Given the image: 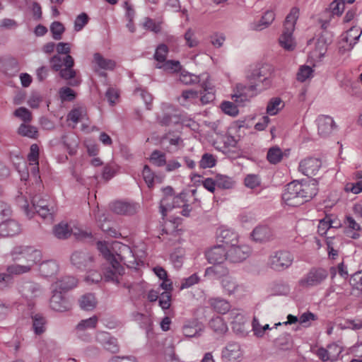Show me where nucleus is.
<instances>
[{
	"mask_svg": "<svg viewBox=\"0 0 362 362\" xmlns=\"http://www.w3.org/2000/svg\"><path fill=\"white\" fill-rule=\"evenodd\" d=\"M109 262L110 267L106 269L104 274V278L107 281L119 283V276L124 273V268L118 262L117 259Z\"/></svg>",
	"mask_w": 362,
	"mask_h": 362,
	"instance_id": "obj_24",
	"label": "nucleus"
},
{
	"mask_svg": "<svg viewBox=\"0 0 362 362\" xmlns=\"http://www.w3.org/2000/svg\"><path fill=\"white\" fill-rule=\"evenodd\" d=\"M80 307L86 310H92L96 306L95 296L91 293H87L81 296L79 300Z\"/></svg>",
	"mask_w": 362,
	"mask_h": 362,
	"instance_id": "obj_41",
	"label": "nucleus"
},
{
	"mask_svg": "<svg viewBox=\"0 0 362 362\" xmlns=\"http://www.w3.org/2000/svg\"><path fill=\"white\" fill-rule=\"evenodd\" d=\"M275 19V14L272 11H267L260 19L250 23V28L255 31H261L268 28Z\"/></svg>",
	"mask_w": 362,
	"mask_h": 362,
	"instance_id": "obj_23",
	"label": "nucleus"
},
{
	"mask_svg": "<svg viewBox=\"0 0 362 362\" xmlns=\"http://www.w3.org/2000/svg\"><path fill=\"white\" fill-rule=\"evenodd\" d=\"M221 110L226 114L230 116H236L238 113L237 106L232 102L224 101L221 103Z\"/></svg>",
	"mask_w": 362,
	"mask_h": 362,
	"instance_id": "obj_63",
	"label": "nucleus"
},
{
	"mask_svg": "<svg viewBox=\"0 0 362 362\" xmlns=\"http://www.w3.org/2000/svg\"><path fill=\"white\" fill-rule=\"evenodd\" d=\"M93 62L101 69L112 70L115 67V61L104 58L100 53H95Z\"/></svg>",
	"mask_w": 362,
	"mask_h": 362,
	"instance_id": "obj_32",
	"label": "nucleus"
},
{
	"mask_svg": "<svg viewBox=\"0 0 362 362\" xmlns=\"http://www.w3.org/2000/svg\"><path fill=\"white\" fill-rule=\"evenodd\" d=\"M87 111L85 107L80 106L72 109L68 114L67 119L76 124L86 117Z\"/></svg>",
	"mask_w": 362,
	"mask_h": 362,
	"instance_id": "obj_36",
	"label": "nucleus"
},
{
	"mask_svg": "<svg viewBox=\"0 0 362 362\" xmlns=\"http://www.w3.org/2000/svg\"><path fill=\"white\" fill-rule=\"evenodd\" d=\"M184 39L186 45L189 48L196 47L199 45V41L195 36L194 31L190 28L185 33Z\"/></svg>",
	"mask_w": 362,
	"mask_h": 362,
	"instance_id": "obj_54",
	"label": "nucleus"
},
{
	"mask_svg": "<svg viewBox=\"0 0 362 362\" xmlns=\"http://www.w3.org/2000/svg\"><path fill=\"white\" fill-rule=\"evenodd\" d=\"M93 260V256L90 253L83 251L74 252L71 257V263L80 269L90 267Z\"/></svg>",
	"mask_w": 362,
	"mask_h": 362,
	"instance_id": "obj_19",
	"label": "nucleus"
},
{
	"mask_svg": "<svg viewBox=\"0 0 362 362\" xmlns=\"http://www.w3.org/2000/svg\"><path fill=\"white\" fill-rule=\"evenodd\" d=\"M281 103L282 101L279 98H272L268 103L267 112L270 115H276L283 107Z\"/></svg>",
	"mask_w": 362,
	"mask_h": 362,
	"instance_id": "obj_48",
	"label": "nucleus"
},
{
	"mask_svg": "<svg viewBox=\"0 0 362 362\" xmlns=\"http://www.w3.org/2000/svg\"><path fill=\"white\" fill-rule=\"evenodd\" d=\"M98 322L97 316L94 315L90 318L81 320L76 327L78 332H83L88 329H94Z\"/></svg>",
	"mask_w": 362,
	"mask_h": 362,
	"instance_id": "obj_42",
	"label": "nucleus"
},
{
	"mask_svg": "<svg viewBox=\"0 0 362 362\" xmlns=\"http://www.w3.org/2000/svg\"><path fill=\"white\" fill-rule=\"evenodd\" d=\"M329 9L332 15L339 16L345 9V4L341 0H334L329 4Z\"/></svg>",
	"mask_w": 362,
	"mask_h": 362,
	"instance_id": "obj_62",
	"label": "nucleus"
},
{
	"mask_svg": "<svg viewBox=\"0 0 362 362\" xmlns=\"http://www.w3.org/2000/svg\"><path fill=\"white\" fill-rule=\"evenodd\" d=\"M252 236L255 241L266 242L272 238V232L268 226H259L253 230Z\"/></svg>",
	"mask_w": 362,
	"mask_h": 362,
	"instance_id": "obj_27",
	"label": "nucleus"
},
{
	"mask_svg": "<svg viewBox=\"0 0 362 362\" xmlns=\"http://www.w3.org/2000/svg\"><path fill=\"white\" fill-rule=\"evenodd\" d=\"M250 252L248 246L245 245L234 244L226 248L227 259L231 262L237 263L245 260Z\"/></svg>",
	"mask_w": 362,
	"mask_h": 362,
	"instance_id": "obj_11",
	"label": "nucleus"
},
{
	"mask_svg": "<svg viewBox=\"0 0 362 362\" xmlns=\"http://www.w3.org/2000/svg\"><path fill=\"white\" fill-rule=\"evenodd\" d=\"M142 175L148 187L152 188L154 185V173L148 165H144L142 171Z\"/></svg>",
	"mask_w": 362,
	"mask_h": 362,
	"instance_id": "obj_60",
	"label": "nucleus"
},
{
	"mask_svg": "<svg viewBox=\"0 0 362 362\" xmlns=\"http://www.w3.org/2000/svg\"><path fill=\"white\" fill-rule=\"evenodd\" d=\"M242 358L243 351L238 343L230 342L222 350L223 362H240Z\"/></svg>",
	"mask_w": 362,
	"mask_h": 362,
	"instance_id": "obj_12",
	"label": "nucleus"
},
{
	"mask_svg": "<svg viewBox=\"0 0 362 362\" xmlns=\"http://www.w3.org/2000/svg\"><path fill=\"white\" fill-rule=\"evenodd\" d=\"M206 257L210 264L223 263L227 259L226 248L221 245L214 246L206 252Z\"/></svg>",
	"mask_w": 362,
	"mask_h": 362,
	"instance_id": "obj_18",
	"label": "nucleus"
},
{
	"mask_svg": "<svg viewBox=\"0 0 362 362\" xmlns=\"http://www.w3.org/2000/svg\"><path fill=\"white\" fill-rule=\"evenodd\" d=\"M21 291L27 298L39 296L42 293L40 286L34 282H26L22 286Z\"/></svg>",
	"mask_w": 362,
	"mask_h": 362,
	"instance_id": "obj_28",
	"label": "nucleus"
},
{
	"mask_svg": "<svg viewBox=\"0 0 362 362\" xmlns=\"http://www.w3.org/2000/svg\"><path fill=\"white\" fill-rule=\"evenodd\" d=\"M112 249L118 262H122L130 268H136L144 263V255L139 256L132 248L122 243L116 242L112 245Z\"/></svg>",
	"mask_w": 362,
	"mask_h": 362,
	"instance_id": "obj_4",
	"label": "nucleus"
},
{
	"mask_svg": "<svg viewBox=\"0 0 362 362\" xmlns=\"http://www.w3.org/2000/svg\"><path fill=\"white\" fill-rule=\"evenodd\" d=\"M229 274V269L222 263L213 264L205 269L204 276L209 279L226 278Z\"/></svg>",
	"mask_w": 362,
	"mask_h": 362,
	"instance_id": "obj_22",
	"label": "nucleus"
},
{
	"mask_svg": "<svg viewBox=\"0 0 362 362\" xmlns=\"http://www.w3.org/2000/svg\"><path fill=\"white\" fill-rule=\"evenodd\" d=\"M211 307L220 314H225L230 310L229 302L221 298H212L209 300Z\"/></svg>",
	"mask_w": 362,
	"mask_h": 362,
	"instance_id": "obj_29",
	"label": "nucleus"
},
{
	"mask_svg": "<svg viewBox=\"0 0 362 362\" xmlns=\"http://www.w3.org/2000/svg\"><path fill=\"white\" fill-rule=\"evenodd\" d=\"M328 277V272L322 267H313L301 278L298 284L303 288H310L320 285Z\"/></svg>",
	"mask_w": 362,
	"mask_h": 362,
	"instance_id": "obj_5",
	"label": "nucleus"
},
{
	"mask_svg": "<svg viewBox=\"0 0 362 362\" xmlns=\"http://www.w3.org/2000/svg\"><path fill=\"white\" fill-rule=\"evenodd\" d=\"M344 233L349 238L356 239L360 237L361 226L356 220V218L347 215L344 221Z\"/></svg>",
	"mask_w": 362,
	"mask_h": 362,
	"instance_id": "obj_21",
	"label": "nucleus"
},
{
	"mask_svg": "<svg viewBox=\"0 0 362 362\" xmlns=\"http://www.w3.org/2000/svg\"><path fill=\"white\" fill-rule=\"evenodd\" d=\"M221 284L228 295L233 294L239 288V284L235 279L229 275L222 280Z\"/></svg>",
	"mask_w": 362,
	"mask_h": 362,
	"instance_id": "obj_40",
	"label": "nucleus"
},
{
	"mask_svg": "<svg viewBox=\"0 0 362 362\" xmlns=\"http://www.w3.org/2000/svg\"><path fill=\"white\" fill-rule=\"evenodd\" d=\"M201 330L200 327L197 323L185 325L182 327L183 334L187 337L198 336Z\"/></svg>",
	"mask_w": 362,
	"mask_h": 362,
	"instance_id": "obj_51",
	"label": "nucleus"
},
{
	"mask_svg": "<svg viewBox=\"0 0 362 362\" xmlns=\"http://www.w3.org/2000/svg\"><path fill=\"white\" fill-rule=\"evenodd\" d=\"M218 240L220 245L226 248L238 243V235L230 229H221L218 235Z\"/></svg>",
	"mask_w": 362,
	"mask_h": 362,
	"instance_id": "obj_26",
	"label": "nucleus"
},
{
	"mask_svg": "<svg viewBox=\"0 0 362 362\" xmlns=\"http://www.w3.org/2000/svg\"><path fill=\"white\" fill-rule=\"evenodd\" d=\"M58 269V264L52 260L44 262L40 265V272L45 277L54 275Z\"/></svg>",
	"mask_w": 362,
	"mask_h": 362,
	"instance_id": "obj_31",
	"label": "nucleus"
},
{
	"mask_svg": "<svg viewBox=\"0 0 362 362\" xmlns=\"http://www.w3.org/2000/svg\"><path fill=\"white\" fill-rule=\"evenodd\" d=\"M293 262V256L288 251L281 250L270 255L269 264L276 271H282L288 268Z\"/></svg>",
	"mask_w": 362,
	"mask_h": 362,
	"instance_id": "obj_7",
	"label": "nucleus"
},
{
	"mask_svg": "<svg viewBox=\"0 0 362 362\" xmlns=\"http://www.w3.org/2000/svg\"><path fill=\"white\" fill-rule=\"evenodd\" d=\"M229 318L232 325V329L237 334L245 336L247 334V320L241 312L238 310H230Z\"/></svg>",
	"mask_w": 362,
	"mask_h": 362,
	"instance_id": "obj_13",
	"label": "nucleus"
},
{
	"mask_svg": "<svg viewBox=\"0 0 362 362\" xmlns=\"http://www.w3.org/2000/svg\"><path fill=\"white\" fill-rule=\"evenodd\" d=\"M18 132L23 136L35 139L37 136V129L35 127L22 124L20 125Z\"/></svg>",
	"mask_w": 362,
	"mask_h": 362,
	"instance_id": "obj_45",
	"label": "nucleus"
},
{
	"mask_svg": "<svg viewBox=\"0 0 362 362\" xmlns=\"http://www.w3.org/2000/svg\"><path fill=\"white\" fill-rule=\"evenodd\" d=\"M217 187L222 189H230L235 185V181L230 177L218 175L216 177Z\"/></svg>",
	"mask_w": 362,
	"mask_h": 362,
	"instance_id": "obj_47",
	"label": "nucleus"
},
{
	"mask_svg": "<svg viewBox=\"0 0 362 362\" xmlns=\"http://www.w3.org/2000/svg\"><path fill=\"white\" fill-rule=\"evenodd\" d=\"M11 255L14 262L25 264L30 268H33L42 259L41 251L28 245L14 247L11 252Z\"/></svg>",
	"mask_w": 362,
	"mask_h": 362,
	"instance_id": "obj_3",
	"label": "nucleus"
},
{
	"mask_svg": "<svg viewBox=\"0 0 362 362\" xmlns=\"http://www.w3.org/2000/svg\"><path fill=\"white\" fill-rule=\"evenodd\" d=\"M199 98L198 91L193 90H186L182 92L181 95L178 98V101L182 106L188 105L193 103Z\"/></svg>",
	"mask_w": 362,
	"mask_h": 362,
	"instance_id": "obj_34",
	"label": "nucleus"
},
{
	"mask_svg": "<svg viewBox=\"0 0 362 362\" xmlns=\"http://www.w3.org/2000/svg\"><path fill=\"white\" fill-rule=\"evenodd\" d=\"M139 205L135 203H129L122 201H117L112 203L111 210L119 215L131 216L136 214L139 209Z\"/></svg>",
	"mask_w": 362,
	"mask_h": 362,
	"instance_id": "obj_15",
	"label": "nucleus"
},
{
	"mask_svg": "<svg viewBox=\"0 0 362 362\" xmlns=\"http://www.w3.org/2000/svg\"><path fill=\"white\" fill-rule=\"evenodd\" d=\"M210 328L217 334H224L228 330V327L223 318L221 317H216L212 318L209 322Z\"/></svg>",
	"mask_w": 362,
	"mask_h": 362,
	"instance_id": "obj_39",
	"label": "nucleus"
},
{
	"mask_svg": "<svg viewBox=\"0 0 362 362\" xmlns=\"http://www.w3.org/2000/svg\"><path fill=\"white\" fill-rule=\"evenodd\" d=\"M72 233L70 226L66 223H60L53 228V233L59 239H66Z\"/></svg>",
	"mask_w": 362,
	"mask_h": 362,
	"instance_id": "obj_37",
	"label": "nucleus"
},
{
	"mask_svg": "<svg viewBox=\"0 0 362 362\" xmlns=\"http://www.w3.org/2000/svg\"><path fill=\"white\" fill-rule=\"evenodd\" d=\"M150 160L158 167L163 166L166 164L165 154L158 150H155L151 155Z\"/></svg>",
	"mask_w": 362,
	"mask_h": 362,
	"instance_id": "obj_49",
	"label": "nucleus"
},
{
	"mask_svg": "<svg viewBox=\"0 0 362 362\" xmlns=\"http://www.w3.org/2000/svg\"><path fill=\"white\" fill-rule=\"evenodd\" d=\"M236 88L238 94H234L233 98H240L241 100H243L247 97H252L254 95V91L255 90L256 87L254 85L246 86L240 83L236 86Z\"/></svg>",
	"mask_w": 362,
	"mask_h": 362,
	"instance_id": "obj_35",
	"label": "nucleus"
},
{
	"mask_svg": "<svg viewBox=\"0 0 362 362\" xmlns=\"http://www.w3.org/2000/svg\"><path fill=\"white\" fill-rule=\"evenodd\" d=\"M77 280L73 276H64L52 284V289L64 294L66 291L74 288Z\"/></svg>",
	"mask_w": 362,
	"mask_h": 362,
	"instance_id": "obj_25",
	"label": "nucleus"
},
{
	"mask_svg": "<svg viewBox=\"0 0 362 362\" xmlns=\"http://www.w3.org/2000/svg\"><path fill=\"white\" fill-rule=\"evenodd\" d=\"M327 51V44L325 40L322 37L317 39L315 44V49L314 50V54L316 57H322Z\"/></svg>",
	"mask_w": 362,
	"mask_h": 362,
	"instance_id": "obj_59",
	"label": "nucleus"
},
{
	"mask_svg": "<svg viewBox=\"0 0 362 362\" xmlns=\"http://www.w3.org/2000/svg\"><path fill=\"white\" fill-rule=\"evenodd\" d=\"M32 268L25 264L19 262L18 264H14L7 267V272L11 274H23L30 272Z\"/></svg>",
	"mask_w": 362,
	"mask_h": 362,
	"instance_id": "obj_46",
	"label": "nucleus"
},
{
	"mask_svg": "<svg viewBox=\"0 0 362 362\" xmlns=\"http://www.w3.org/2000/svg\"><path fill=\"white\" fill-rule=\"evenodd\" d=\"M337 349L338 353H341V348L336 344L330 345L327 349L320 348L317 350V356L323 361H334L337 358V354H332V350Z\"/></svg>",
	"mask_w": 362,
	"mask_h": 362,
	"instance_id": "obj_30",
	"label": "nucleus"
},
{
	"mask_svg": "<svg viewBox=\"0 0 362 362\" xmlns=\"http://www.w3.org/2000/svg\"><path fill=\"white\" fill-rule=\"evenodd\" d=\"M284 153L278 146H273L269 148L267 154V159L271 164H277L281 161Z\"/></svg>",
	"mask_w": 362,
	"mask_h": 362,
	"instance_id": "obj_38",
	"label": "nucleus"
},
{
	"mask_svg": "<svg viewBox=\"0 0 362 362\" xmlns=\"http://www.w3.org/2000/svg\"><path fill=\"white\" fill-rule=\"evenodd\" d=\"M176 207H178V205L172 203L171 197H163L160 200V210L163 217L166 216L168 211Z\"/></svg>",
	"mask_w": 362,
	"mask_h": 362,
	"instance_id": "obj_55",
	"label": "nucleus"
},
{
	"mask_svg": "<svg viewBox=\"0 0 362 362\" xmlns=\"http://www.w3.org/2000/svg\"><path fill=\"white\" fill-rule=\"evenodd\" d=\"M21 232L20 224L13 219L6 220L0 223V235L1 237H12Z\"/></svg>",
	"mask_w": 362,
	"mask_h": 362,
	"instance_id": "obj_20",
	"label": "nucleus"
},
{
	"mask_svg": "<svg viewBox=\"0 0 362 362\" xmlns=\"http://www.w3.org/2000/svg\"><path fill=\"white\" fill-rule=\"evenodd\" d=\"M97 248L108 262L117 259L115 255V253L113 249L112 248V250H110L105 242L98 241L97 243Z\"/></svg>",
	"mask_w": 362,
	"mask_h": 362,
	"instance_id": "obj_44",
	"label": "nucleus"
},
{
	"mask_svg": "<svg viewBox=\"0 0 362 362\" xmlns=\"http://www.w3.org/2000/svg\"><path fill=\"white\" fill-rule=\"evenodd\" d=\"M33 327L36 334H40L45 330V320L40 315H35L33 317Z\"/></svg>",
	"mask_w": 362,
	"mask_h": 362,
	"instance_id": "obj_50",
	"label": "nucleus"
},
{
	"mask_svg": "<svg viewBox=\"0 0 362 362\" xmlns=\"http://www.w3.org/2000/svg\"><path fill=\"white\" fill-rule=\"evenodd\" d=\"M64 30V25L59 21H54L50 25V31L52 34V37L56 40L62 39Z\"/></svg>",
	"mask_w": 362,
	"mask_h": 362,
	"instance_id": "obj_52",
	"label": "nucleus"
},
{
	"mask_svg": "<svg viewBox=\"0 0 362 362\" xmlns=\"http://www.w3.org/2000/svg\"><path fill=\"white\" fill-rule=\"evenodd\" d=\"M180 81L185 85H193L199 82V76L189 72H182Z\"/></svg>",
	"mask_w": 362,
	"mask_h": 362,
	"instance_id": "obj_57",
	"label": "nucleus"
},
{
	"mask_svg": "<svg viewBox=\"0 0 362 362\" xmlns=\"http://www.w3.org/2000/svg\"><path fill=\"white\" fill-rule=\"evenodd\" d=\"M274 72V69L272 65L264 64L253 69L250 74L247 76V78L249 80L262 82L265 88H267L272 85Z\"/></svg>",
	"mask_w": 362,
	"mask_h": 362,
	"instance_id": "obj_6",
	"label": "nucleus"
},
{
	"mask_svg": "<svg viewBox=\"0 0 362 362\" xmlns=\"http://www.w3.org/2000/svg\"><path fill=\"white\" fill-rule=\"evenodd\" d=\"M317 133L322 137L329 136L336 128V124L332 117L328 115H320L317 119Z\"/></svg>",
	"mask_w": 362,
	"mask_h": 362,
	"instance_id": "obj_14",
	"label": "nucleus"
},
{
	"mask_svg": "<svg viewBox=\"0 0 362 362\" xmlns=\"http://www.w3.org/2000/svg\"><path fill=\"white\" fill-rule=\"evenodd\" d=\"M216 159L214 156L209 153H204L199 162V165L202 168H212L216 165Z\"/></svg>",
	"mask_w": 362,
	"mask_h": 362,
	"instance_id": "obj_64",
	"label": "nucleus"
},
{
	"mask_svg": "<svg viewBox=\"0 0 362 362\" xmlns=\"http://www.w3.org/2000/svg\"><path fill=\"white\" fill-rule=\"evenodd\" d=\"M362 35V30L351 28L349 30H347L342 35V43L343 42H349L353 45V46L356 44L361 35Z\"/></svg>",
	"mask_w": 362,
	"mask_h": 362,
	"instance_id": "obj_33",
	"label": "nucleus"
},
{
	"mask_svg": "<svg viewBox=\"0 0 362 362\" xmlns=\"http://www.w3.org/2000/svg\"><path fill=\"white\" fill-rule=\"evenodd\" d=\"M143 27L145 29L151 30L155 33H158L161 30L160 23H156L152 18L148 17L145 18Z\"/></svg>",
	"mask_w": 362,
	"mask_h": 362,
	"instance_id": "obj_61",
	"label": "nucleus"
},
{
	"mask_svg": "<svg viewBox=\"0 0 362 362\" xmlns=\"http://www.w3.org/2000/svg\"><path fill=\"white\" fill-rule=\"evenodd\" d=\"M317 191L315 180L305 182L293 181L286 186L282 199L286 205L296 207L310 200Z\"/></svg>",
	"mask_w": 362,
	"mask_h": 362,
	"instance_id": "obj_1",
	"label": "nucleus"
},
{
	"mask_svg": "<svg viewBox=\"0 0 362 362\" xmlns=\"http://www.w3.org/2000/svg\"><path fill=\"white\" fill-rule=\"evenodd\" d=\"M322 166L321 159L315 157H307L300 160L298 170L308 177L315 176Z\"/></svg>",
	"mask_w": 362,
	"mask_h": 362,
	"instance_id": "obj_9",
	"label": "nucleus"
},
{
	"mask_svg": "<svg viewBox=\"0 0 362 362\" xmlns=\"http://www.w3.org/2000/svg\"><path fill=\"white\" fill-rule=\"evenodd\" d=\"M52 296L49 300V305L52 310L58 312H64L70 309V303L65 298L64 294L52 289Z\"/></svg>",
	"mask_w": 362,
	"mask_h": 362,
	"instance_id": "obj_17",
	"label": "nucleus"
},
{
	"mask_svg": "<svg viewBox=\"0 0 362 362\" xmlns=\"http://www.w3.org/2000/svg\"><path fill=\"white\" fill-rule=\"evenodd\" d=\"M168 47L165 44L159 45L155 52L154 59L159 63H163L166 61Z\"/></svg>",
	"mask_w": 362,
	"mask_h": 362,
	"instance_id": "obj_53",
	"label": "nucleus"
},
{
	"mask_svg": "<svg viewBox=\"0 0 362 362\" xmlns=\"http://www.w3.org/2000/svg\"><path fill=\"white\" fill-rule=\"evenodd\" d=\"M313 69L309 66H301L297 73V80L300 82L305 81L313 76Z\"/></svg>",
	"mask_w": 362,
	"mask_h": 362,
	"instance_id": "obj_56",
	"label": "nucleus"
},
{
	"mask_svg": "<svg viewBox=\"0 0 362 362\" xmlns=\"http://www.w3.org/2000/svg\"><path fill=\"white\" fill-rule=\"evenodd\" d=\"M64 69L59 71V76L64 80H70L69 85L71 86H77L81 83V80L76 78V72L73 69L74 65V58L71 55L65 56L63 59Z\"/></svg>",
	"mask_w": 362,
	"mask_h": 362,
	"instance_id": "obj_10",
	"label": "nucleus"
},
{
	"mask_svg": "<svg viewBox=\"0 0 362 362\" xmlns=\"http://www.w3.org/2000/svg\"><path fill=\"white\" fill-rule=\"evenodd\" d=\"M204 93L201 96L200 101L202 104L206 105L212 102L215 99L214 90L213 86L205 82L202 85Z\"/></svg>",
	"mask_w": 362,
	"mask_h": 362,
	"instance_id": "obj_43",
	"label": "nucleus"
},
{
	"mask_svg": "<svg viewBox=\"0 0 362 362\" xmlns=\"http://www.w3.org/2000/svg\"><path fill=\"white\" fill-rule=\"evenodd\" d=\"M299 10L297 8H291L286 18L283 33L279 37V42L284 49L292 51L296 47V42L293 37L296 22L298 18Z\"/></svg>",
	"mask_w": 362,
	"mask_h": 362,
	"instance_id": "obj_2",
	"label": "nucleus"
},
{
	"mask_svg": "<svg viewBox=\"0 0 362 362\" xmlns=\"http://www.w3.org/2000/svg\"><path fill=\"white\" fill-rule=\"evenodd\" d=\"M32 202L35 210L42 218L52 220L56 207L52 201L36 195L33 198Z\"/></svg>",
	"mask_w": 362,
	"mask_h": 362,
	"instance_id": "obj_8",
	"label": "nucleus"
},
{
	"mask_svg": "<svg viewBox=\"0 0 362 362\" xmlns=\"http://www.w3.org/2000/svg\"><path fill=\"white\" fill-rule=\"evenodd\" d=\"M60 99L62 101H72L76 98L75 92L69 87H62L59 90Z\"/></svg>",
	"mask_w": 362,
	"mask_h": 362,
	"instance_id": "obj_58",
	"label": "nucleus"
},
{
	"mask_svg": "<svg viewBox=\"0 0 362 362\" xmlns=\"http://www.w3.org/2000/svg\"><path fill=\"white\" fill-rule=\"evenodd\" d=\"M163 108L166 112L158 117V123L162 126H170L180 122V117L173 106L170 104H163Z\"/></svg>",
	"mask_w": 362,
	"mask_h": 362,
	"instance_id": "obj_16",
	"label": "nucleus"
}]
</instances>
